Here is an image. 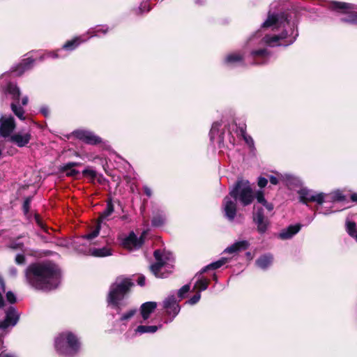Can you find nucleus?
I'll list each match as a JSON object with an SVG mask.
<instances>
[{
    "instance_id": "1",
    "label": "nucleus",
    "mask_w": 357,
    "mask_h": 357,
    "mask_svg": "<svg viewBox=\"0 0 357 357\" xmlns=\"http://www.w3.org/2000/svg\"><path fill=\"white\" fill-rule=\"evenodd\" d=\"M296 26V23L291 21L287 14L269 13L262 24V29H271L274 33L261 38L260 31H257L247 42V47L250 50V56L254 60L253 64H264L268 61L271 54L265 45L275 47L292 44L298 35Z\"/></svg>"
},
{
    "instance_id": "2",
    "label": "nucleus",
    "mask_w": 357,
    "mask_h": 357,
    "mask_svg": "<svg viewBox=\"0 0 357 357\" xmlns=\"http://www.w3.org/2000/svg\"><path fill=\"white\" fill-rule=\"evenodd\" d=\"M25 277L29 284L36 289L49 291L60 283L61 273L52 263L33 264L27 267Z\"/></svg>"
},
{
    "instance_id": "3",
    "label": "nucleus",
    "mask_w": 357,
    "mask_h": 357,
    "mask_svg": "<svg viewBox=\"0 0 357 357\" xmlns=\"http://www.w3.org/2000/svg\"><path fill=\"white\" fill-rule=\"evenodd\" d=\"M132 286L133 283L130 279L119 277L111 284L107 298L108 305L120 315L116 322L123 326H126L137 312L136 308H131L121 313L127 305L126 298Z\"/></svg>"
},
{
    "instance_id": "4",
    "label": "nucleus",
    "mask_w": 357,
    "mask_h": 357,
    "mask_svg": "<svg viewBox=\"0 0 357 357\" xmlns=\"http://www.w3.org/2000/svg\"><path fill=\"white\" fill-rule=\"evenodd\" d=\"M79 337L70 331L59 333L54 338V348L56 352L64 357H73L81 350Z\"/></svg>"
},
{
    "instance_id": "5",
    "label": "nucleus",
    "mask_w": 357,
    "mask_h": 357,
    "mask_svg": "<svg viewBox=\"0 0 357 357\" xmlns=\"http://www.w3.org/2000/svg\"><path fill=\"white\" fill-rule=\"evenodd\" d=\"M156 262L150 266L151 271L157 278H164L172 271L174 257L172 253L156 250L154 252Z\"/></svg>"
},
{
    "instance_id": "6",
    "label": "nucleus",
    "mask_w": 357,
    "mask_h": 357,
    "mask_svg": "<svg viewBox=\"0 0 357 357\" xmlns=\"http://www.w3.org/2000/svg\"><path fill=\"white\" fill-rule=\"evenodd\" d=\"M229 195L235 200L239 201L243 206L250 205L255 198V194L248 181L240 180L232 187Z\"/></svg>"
},
{
    "instance_id": "7",
    "label": "nucleus",
    "mask_w": 357,
    "mask_h": 357,
    "mask_svg": "<svg viewBox=\"0 0 357 357\" xmlns=\"http://www.w3.org/2000/svg\"><path fill=\"white\" fill-rule=\"evenodd\" d=\"M329 8L337 13L342 22L357 24V11L354 5L333 1L329 4Z\"/></svg>"
},
{
    "instance_id": "8",
    "label": "nucleus",
    "mask_w": 357,
    "mask_h": 357,
    "mask_svg": "<svg viewBox=\"0 0 357 357\" xmlns=\"http://www.w3.org/2000/svg\"><path fill=\"white\" fill-rule=\"evenodd\" d=\"M3 92L5 95H9L13 102L10 105L13 112L21 120H24V111L22 107H19L20 90L19 87L13 84L8 83L6 87L3 89Z\"/></svg>"
},
{
    "instance_id": "9",
    "label": "nucleus",
    "mask_w": 357,
    "mask_h": 357,
    "mask_svg": "<svg viewBox=\"0 0 357 357\" xmlns=\"http://www.w3.org/2000/svg\"><path fill=\"white\" fill-rule=\"evenodd\" d=\"M300 202L307 204V202H315L319 205H321L327 196L324 192H316L307 188H302L298 191Z\"/></svg>"
},
{
    "instance_id": "10",
    "label": "nucleus",
    "mask_w": 357,
    "mask_h": 357,
    "mask_svg": "<svg viewBox=\"0 0 357 357\" xmlns=\"http://www.w3.org/2000/svg\"><path fill=\"white\" fill-rule=\"evenodd\" d=\"M114 205L111 200L107 201V206L105 209L101 213L99 216L98 220L99 223L107 221L109 219L111 215L114 213ZM100 224L97 226V227L92 231L91 233L84 236L82 238L84 239H86L89 241H92L93 238H96L100 233Z\"/></svg>"
},
{
    "instance_id": "11",
    "label": "nucleus",
    "mask_w": 357,
    "mask_h": 357,
    "mask_svg": "<svg viewBox=\"0 0 357 357\" xmlns=\"http://www.w3.org/2000/svg\"><path fill=\"white\" fill-rule=\"evenodd\" d=\"M146 233V231H143L142 235L138 238L133 231L130 232L129 235L123 239L122 242L123 246L130 250L139 249L144 242Z\"/></svg>"
},
{
    "instance_id": "12",
    "label": "nucleus",
    "mask_w": 357,
    "mask_h": 357,
    "mask_svg": "<svg viewBox=\"0 0 357 357\" xmlns=\"http://www.w3.org/2000/svg\"><path fill=\"white\" fill-rule=\"evenodd\" d=\"M16 127L15 119L11 116H1L0 118V136L10 138Z\"/></svg>"
},
{
    "instance_id": "13",
    "label": "nucleus",
    "mask_w": 357,
    "mask_h": 357,
    "mask_svg": "<svg viewBox=\"0 0 357 357\" xmlns=\"http://www.w3.org/2000/svg\"><path fill=\"white\" fill-rule=\"evenodd\" d=\"M6 317L0 321V329L5 330L9 327L15 326L20 319V314L13 306L9 307L5 312Z\"/></svg>"
},
{
    "instance_id": "14",
    "label": "nucleus",
    "mask_w": 357,
    "mask_h": 357,
    "mask_svg": "<svg viewBox=\"0 0 357 357\" xmlns=\"http://www.w3.org/2000/svg\"><path fill=\"white\" fill-rule=\"evenodd\" d=\"M162 305L166 314L171 317L169 321L171 322L179 313L180 306L174 296H169L166 298L162 303Z\"/></svg>"
},
{
    "instance_id": "15",
    "label": "nucleus",
    "mask_w": 357,
    "mask_h": 357,
    "mask_svg": "<svg viewBox=\"0 0 357 357\" xmlns=\"http://www.w3.org/2000/svg\"><path fill=\"white\" fill-rule=\"evenodd\" d=\"M74 135L77 139L91 145H96L102 142L100 137L95 135L93 132L86 130H76Z\"/></svg>"
},
{
    "instance_id": "16",
    "label": "nucleus",
    "mask_w": 357,
    "mask_h": 357,
    "mask_svg": "<svg viewBox=\"0 0 357 357\" xmlns=\"http://www.w3.org/2000/svg\"><path fill=\"white\" fill-rule=\"evenodd\" d=\"M232 199L229 195L225 197L222 203L225 216L230 221L234 220L236 214V200H232Z\"/></svg>"
},
{
    "instance_id": "17",
    "label": "nucleus",
    "mask_w": 357,
    "mask_h": 357,
    "mask_svg": "<svg viewBox=\"0 0 357 357\" xmlns=\"http://www.w3.org/2000/svg\"><path fill=\"white\" fill-rule=\"evenodd\" d=\"M31 139V134L29 132H17L10 136L8 141L15 144L19 147L26 146Z\"/></svg>"
},
{
    "instance_id": "18",
    "label": "nucleus",
    "mask_w": 357,
    "mask_h": 357,
    "mask_svg": "<svg viewBox=\"0 0 357 357\" xmlns=\"http://www.w3.org/2000/svg\"><path fill=\"white\" fill-rule=\"evenodd\" d=\"M254 222L257 226V231L260 234H264L266 231L268 226V220L266 219L263 214V210L258 209L254 214Z\"/></svg>"
},
{
    "instance_id": "19",
    "label": "nucleus",
    "mask_w": 357,
    "mask_h": 357,
    "mask_svg": "<svg viewBox=\"0 0 357 357\" xmlns=\"http://www.w3.org/2000/svg\"><path fill=\"white\" fill-rule=\"evenodd\" d=\"M301 229V225L300 224L289 225L287 228L282 229L278 236L282 240L289 239L296 234Z\"/></svg>"
},
{
    "instance_id": "20",
    "label": "nucleus",
    "mask_w": 357,
    "mask_h": 357,
    "mask_svg": "<svg viewBox=\"0 0 357 357\" xmlns=\"http://www.w3.org/2000/svg\"><path fill=\"white\" fill-rule=\"evenodd\" d=\"M243 61V55L239 52H231L226 55L224 59V63L228 66H235L242 63Z\"/></svg>"
},
{
    "instance_id": "21",
    "label": "nucleus",
    "mask_w": 357,
    "mask_h": 357,
    "mask_svg": "<svg viewBox=\"0 0 357 357\" xmlns=\"http://www.w3.org/2000/svg\"><path fill=\"white\" fill-rule=\"evenodd\" d=\"M157 307V303L153 301H149L143 303L140 307L141 315L144 321L148 319L150 314Z\"/></svg>"
},
{
    "instance_id": "22",
    "label": "nucleus",
    "mask_w": 357,
    "mask_h": 357,
    "mask_svg": "<svg viewBox=\"0 0 357 357\" xmlns=\"http://www.w3.org/2000/svg\"><path fill=\"white\" fill-rule=\"evenodd\" d=\"M249 246V243L247 241H237L231 245L227 247L224 252L233 254L238 251L246 250Z\"/></svg>"
},
{
    "instance_id": "23",
    "label": "nucleus",
    "mask_w": 357,
    "mask_h": 357,
    "mask_svg": "<svg viewBox=\"0 0 357 357\" xmlns=\"http://www.w3.org/2000/svg\"><path fill=\"white\" fill-rule=\"evenodd\" d=\"M273 259V258L271 255L266 254L256 260V264L261 269L265 270L272 264Z\"/></svg>"
},
{
    "instance_id": "24",
    "label": "nucleus",
    "mask_w": 357,
    "mask_h": 357,
    "mask_svg": "<svg viewBox=\"0 0 357 357\" xmlns=\"http://www.w3.org/2000/svg\"><path fill=\"white\" fill-rule=\"evenodd\" d=\"M162 326H145L139 325L135 329V334L141 335L144 333H154L158 328H161Z\"/></svg>"
},
{
    "instance_id": "25",
    "label": "nucleus",
    "mask_w": 357,
    "mask_h": 357,
    "mask_svg": "<svg viewBox=\"0 0 357 357\" xmlns=\"http://www.w3.org/2000/svg\"><path fill=\"white\" fill-rule=\"evenodd\" d=\"M33 62L34 59L31 58L24 59L15 70L16 75H21L26 70L29 69L33 66Z\"/></svg>"
},
{
    "instance_id": "26",
    "label": "nucleus",
    "mask_w": 357,
    "mask_h": 357,
    "mask_svg": "<svg viewBox=\"0 0 357 357\" xmlns=\"http://www.w3.org/2000/svg\"><path fill=\"white\" fill-rule=\"evenodd\" d=\"M86 39H82L81 36L76 37L70 40L67 41L63 45V49L66 50H73L77 47L82 43L86 41Z\"/></svg>"
},
{
    "instance_id": "27",
    "label": "nucleus",
    "mask_w": 357,
    "mask_h": 357,
    "mask_svg": "<svg viewBox=\"0 0 357 357\" xmlns=\"http://www.w3.org/2000/svg\"><path fill=\"white\" fill-rule=\"evenodd\" d=\"M229 261V258L227 257H222L219 260L214 261L213 263H211L208 266H205L201 271V273L206 272L208 270H215L218 269L220 267H222L223 265H225L226 263H227Z\"/></svg>"
},
{
    "instance_id": "28",
    "label": "nucleus",
    "mask_w": 357,
    "mask_h": 357,
    "mask_svg": "<svg viewBox=\"0 0 357 357\" xmlns=\"http://www.w3.org/2000/svg\"><path fill=\"white\" fill-rule=\"evenodd\" d=\"M79 165L78 162H69L65 165L62 168V171L66 172V174L68 176H76L79 172L75 169L74 167Z\"/></svg>"
},
{
    "instance_id": "29",
    "label": "nucleus",
    "mask_w": 357,
    "mask_h": 357,
    "mask_svg": "<svg viewBox=\"0 0 357 357\" xmlns=\"http://www.w3.org/2000/svg\"><path fill=\"white\" fill-rule=\"evenodd\" d=\"M91 254L95 257H107L112 255L111 250L108 248H102L99 249H93Z\"/></svg>"
},
{
    "instance_id": "30",
    "label": "nucleus",
    "mask_w": 357,
    "mask_h": 357,
    "mask_svg": "<svg viewBox=\"0 0 357 357\" xmlns=\"http://www.w3.org/2000/svg\"><path fill=\"white\" fill-rule=\"evenodd\" d=\"M108 31V28L105 26H98L94 29H91L88 31L87 33L91 36V37L93 36H98L99 33H103L105 34Z\"/></svg>"
},
{
    "instance_id": "31",
    "label": "nucleus",
    "mask_w": 357,
    "mask_h": 357,
    "mask_svg": "<svg viewBox=\"0 0 357 357\" xmlns=\"http://www.w3.org/2000/svg\"><path fill=\"white\" fill-rule=\"evenodd\" d=\"M166 218L165 214L158 213L153 216L152 219V225L154 227H160L165 222Z\"/></svg>"
},
{
    "instance_id": "32",
    "label": "nucleus",
    "mask_w": 357,
    "mask_h": 357,
    "mask_svg": "<svg viewBox=\"0 0 357 357\" xmlns=\"http://www.w3.org/2000/svg\"><path fill=\"white\" fill-rule=\"evenodd\" d=\"M209 281L205 278L198 280L195 284L194 288L197 289L199 291H204L208 288Z\"/></svg>"
},
{
    "instance_id": "33",
    "label": "nucleus",
    "mask_w": 357,
    "mask_h": 357,
    "mask_svg": "<svg viewBox=\"0 0 357 357\" xmlns=\"http://www.w3.org/2000/svg\"><path fill=\"white\" fill-rule=\"evenodd\" d=\"M328 195L330 196L332 202H340L345 199V196L340 190H335L331 192Z\"/></svg>"
},
{
    "instance_id": "34",
    "label": "nucleus",
    "mask_w": 357,
    "mask_h": 357,
    "mask_svg": "<svg viewBox=\"0 0 357 357\" xmlns=\"http://www.w3.org/2000/svg\"><path fill=\"white\" fill-rule=\"evenodd\" d=\"M220 127H221V123H220V122H215L213 123L211 131H210V136H211V140H213L215 137V135L218 134Z\"/></svg>"
},
{
    "instance_id": "35",
    "label": "nucleus",
    "mask_w": 357,
    "mask_h": 357,
    "mask_svg": "<svg viewBox=\"0 0 357 357\" xmlns=\"http://www.w3.org/2000/svg\"><path fill=\"white\" fill-rule=\"evenodd\" d=\"M240 132H241V134L242 135V137H243L245 142L250 146H252L254 145V141L252 139V138L248 135L245 132V129L244 127H241L240 128Z\"/></svg>"
},
{
    "instance_id": "36",
    "label": "nucleus",
    "mask_w": 357,
    "mask_h": 357,
    "mask_svg": "<svg viewBox=\"0 0 357 357\" xmlns=\"http://www.w3.org/2000/svg\"><path fill=\"white\" fill-rule=\"evenodd\" d=\"M268 178L271 184L277 185L279 182V180L284 179V176L282 174H277V176L270 175Z\"/></svg>"
},
{
    "instance_id": "37",
    "label": "nucleus",
    "mask_w": 357,
    "mask_h": 357,
    "mask_svg": "<svg viewBox=\"0 0 357 357\" xmlns=\"http://www.w3.org/2000/svg\"><path fill=\"white\" fill-rule=\"evenodd\" d=\"M190 284H185V285L183 286L178 290V297H180L181 299L183 298L185 296V294H187L190 291Z\"/></svg>"
},
{
    "instance_id": "38",
    "label": "nucleus",
    "mask_w": 357,
    "mask_h": 357,
    "mask_svg": "<svg viewBox=\"0 0 357 357\" xmlns=\"http://www.w3.org/2000/svg\"><path fill=\"white\" fill-rule=\"evenodd\" d=\"M256 198L257 199V202L259 203L262 204L263 205L266 202L264 194L261 190L257 191V192L256 193Z\"/></svg>"
},
{
    "instance_id": "39",
    "label": "nucleus",
    "mask_w": 357,
    "mask_h": 357,
    "mask_svg": "<svg viewBox=\"0 0 357 357\" xmlns=\"http://www.w3.org/2000/svg\"><path fill=\"white\" fill-rule=\"evenodd\" d=\"M200 293L198 292L188 301V303H189L190 305H195L200 300Z\"/></svg>"
},
{
    "instance_id": "40",
    "label": "nucleus",
    "mask_w": 357,
    "mask_h": 357,
    "mask_svg": "<svg viewBox=\"0 0 357 357\" xmlns=\"http://www.w3.org/2000/svg\"><path fill=\"white\" fill-rule=\"evenodd\" d=\"M150 10V6L147 2H142L139 7V13L148 12Z\"/></svg>"
},
{
    "instance_id": "41",
    "label": "nucleus",
    "mask_w": 357,
    "mask_h": 357,
    "mask_svg": "<svg viewBox=\"0 0 357 357\" xmlns=\"http://www.w3.org/2000/svg\"><path fill=\"white\" fill-rule=\"evenodd\" d=\"M82 173L84 175L89 176L91 177L92 178H94L96 176V171L91 169H86L82 172Z\"/></svg>"
},
{
    "instance_id": "42",
    "label": "nucleus",
    "mask_w": 357,
    "mask_h": 357,
    "mask_svg": "<svg viewBox=\"0 0 357 357\" xmlns=\"http://www.w3.org/2000/svg\"><path fill=\"white\" fill-rule=\"evenodd\" d=\"M6 299L10 303H14L16 302V297L12 291H8L6 293Z\"/></svg>"
},
{
    "instance_id": "43",
    "label": "nucleus",
    "mask_w": 357,
    "mask_h": 357,
    "mask_svg": "<svg viewBox=\"0 0 357 357\" xmlns=\"http://www.w3.org/2000/svg\"><path fill=\"white\" fill-rule=\"evenodd\" d=\"M47 57H50V58L56 59V58H58L59 56H58L57 52H47V53L45 54L41 57V60L44 59L45 58H47Z\"/></svg>"
},
{
    "instance_id": "44",
    "label": "nucleus",
    "mask_w": 357,
    "mask_h": 357,
    "mask_svg": "<svg viewBox=\"0 0 357 357\" xmlns=\"http://www.w3.org/2000/svg\"><path fill=\"white\" fill-rule=\"evenodd\" d=\"M25 261V257L22 254H18L15 257V262L17 264H23Z\"/></svg>"
},
{
    "instance_id": "45",
    "label": "nucleus",
    "mask_w": 357,
    "mask_h": 357,
    "mask_svg": "<svg viewBox=\"0 0 357 357\" xmlns=\"http://www.w3.org/2000/svg\"><path fill=\"white\" fill-rule=\"evenodd\" d=\"M268 183V179L264 177H259L258 179V185L260 188H264Z\"/></svg>"
},
{
    "instance_id": "46",
    "label": "nucleus",
    "mask_w": 357,
    "mask_h": 357,
    "mask_svg": "<svg viewBox=\"0 0 357 357\" xmlns=\"http://www.w3.org/2000/svg\"><path fill=\"white\" fill-rule=\"evenodd\" d=\"M23 244L20 242H13V243L11 244L10 247L13 250H17V249H22Z\"/></svg>"
},
{
    "instance_id": "47",
    "label": "nucleus",
    "mask_w": 357,
    "mask_h": 357,
    "mask_svg": "<svg viewBox=\"0 0 357 357\" xmlns=\"http://www.w3.org/2000/svg\"><path fill=\"white\" fill-rule=\"evenodd\" d=\"M143 189H144V193L146 194V195L147 197H151V195H152V190H151V189L149 187H148L146 185H144Z\"/></svg>"
},
{
    "instance_id": "48",
    "label": "nucleus",
    "mask_w": 357,
    "mask_h": 357,
    "mask_svg": "<svg viewBox=\"0 0 357 357\" xmlns=\"http://www.w3.org/2000/svg\"><path fill=\"white\" fill-rule=\"evenodd\" d=\"M137 284L143 287L145 284V277L144 275H140L137 279Z\"/></svg>"
},
{
    "instance_id": "49",
    "label": "nucleus",
    "mask_w": 357,
    "mask_h": 357,
    "mask_svg": "<svg viewBox=\"0 0 357 357\" xmlns=\"http://www.w3.org/2000/svg\"><path fill=\"white\" fill-rule=\"evenodd\" d=\"M40 112L45 116H47L50 114V111L47 107H41Z\"/></svg>"
},
{
    "instance_id": "50",
    "label": "nucleus",
    "mask_w": 357,
    "mask_h": 357,
    "mask_svg": "<svg viewBox=\"0 0 357 357\" xmlns=\"http://www.w3.org/2000/svg\"><path fill=\"white\" fill-rule=\"evenodd\" d=\"M29 203L30 202L29 199H26L24 202L23 208L25 213H27L29 211Z\"/></svg>"
},
{
    "instance_id": "51",
    "label": "nucleus",
    "mask_w": 357,
    "mask_h": 357,
    "mask_svg": "<svg viewBox=\"0 0 357 357\" xmlns=\"http://www.w3.org/2000/svg\"><path fill=\"white\" fill-rule=\"evenodd\" d=\"M28 101H29L28 97L26 96H24L22 98V102H21L22 105V106L26 105L28 103Z\"/></svg>"
},
{
    "instance_id": "52",
    "label": "nucleus",
    "mask_w": 357,
    "mask_h": 357,
    "mask_svg": "<svg viewBox=\"0 0 357 357\" xmlns=\"http://www.w3.org/2000/svg\"><path fill=\"white\" fill-rule=\"evenodd\" d=\"M264 206L266 208V209L269 211H272L273 208V206L271 204L268 203L267 202L266 204H264Z\"/></svg>"
},
{
    "instance_id": "53",
    "label": "nucleus",
    "mask_w": 357,
    "mask_h": 357,
    "mask_svg": "<svg viewBox=\"0 0 357 357\" xmlns=\"http://www.w3.org/2000/svg\"><path fill=\"white\" fill-rule=\"evenodd\" d=\"M121 219L122 220H125V221H127V222H130V218H129V215L128 214H126V215H123L121 217Z\"/></svg>"
},
{
    "instance_id": "54",
    "label": "nucleus",
    "mask_w": 357,
    "mask_h": 357,
    "mask_svg": "<svg viewBox=\"0 0 357 357\" xmlns=\"http://www.w3.org/2000/svg\"><path fill=\"white\" fill-rule=\"evenodd\" d=\"M0 357H15V356L14 355H11V354H6V353L2 352L0 354Z\"/></svg>"
},
{
    "instance_id": "55",
    "label": "nucleus",
    "mask_w": 357,
    "mask_h": 357,
    "mask_svg": "<svg viewBox=\"0 0 357 357\" xmlns=\"http://www.w3.org/2000/svg\"><path fill=\"white\" fill-rule=\"evenodd\" d=\"M351 199L353 202H357V193H353V194L351 195Z\"/></svg>"
},
{
    "instance_id": "56",
    "label": "nucleus",
    "mask_w": 357,
    "mask_h": 357,
    "mask_svg": "<svg viewBox=\"0 0 357 357\" xmlns=\"http://www.w3.org/2000/svg\"><path fill=\"white\" fill-rule=\"evenodd\" d=\"M3 305H4L3 298L1 294L0 293V308L2 307L3 306Z\"/></svg>"
},
{
    "instance_id": "57",
    "label": "nucleus",
    "mask_w": 357,
    "mask_h": 357,
    "mask_svg": "<svg viewBox=\"0 0 357 357\" xmlns=\"http://www.w3.org/2000/svg\"><path fill=\"white\" fill-rule=\"evenodd\" d=\"M0 284H1L3 290L4 291L5 290V284H4L3 279L1 277H0Z\"/></svg>"
},
{
    "instance_id": "58",
    "label": "nucleus",
    "mask_w": 357,
    "mask_h": 357,
    "mask_svg": "<svg viewBox=\"0 0 357 357\" xmlns=\"http://www.w3.org/2000/svg\"><path fill=\"white\" fill-rule=\"evenodd\" d=\"M10 272L13 275V276H15L17 275V270L15 268H11Z\"/></svg>"
},
{
    "instance_id": "59",
    "label": "nucleus",
    "mask_w": 357,
    "mask_h": 357,
    "mask_svg": "<svg viewBox=\"0 0 357 357\" xmlns=\"http://www.w3.org/2000/svg\"><path fill=\"white\" fill-rule=\"evenodd\" d=\"M331 213H333L332 211H324V212H321L320 211L319 213H321V214H324V215H328V214H331Z\"/></svg>"
},
{
    "instance_id": "60",
    "label": "nucleus",
    "mask_w": 357,
    "mask_h": 357,
    "mask_svg": "<svg viewBox=\"0 0 357 357\" xmlns=\"http://www.w3.org/2000/svg\"><path fill=\"white\" fill-rule=\"evenodd\" d=\"M213 279L214 280V281H215V282H218V278H217V275H216L215 274H214V275H213Z\"/></svg>"
},
{
    "instance_id": "61",
    "label": "nucleus",
    "mask_w": 357,
    "mask_h": 357,
    "mask_svg": "<svg viewBox=\"0 0 357 357\" xmlns=\"http://www.w3.org/2000/svg\"><path fill=\"white\" fill-rule=\"evenodd\" d=\"M315 215H316V213L314 214V216H313V217H312V218H309V222H311L314 220V218Z\"/></svg>"
},
{
    "instance_id": "62",
    "label": "nucleus",
    "mask_w": 357,
    "mask_h": 357,
    "mask_svg": "<svg viewBox=\"0 0 357 357\" xmlns=\"http://www.w3.org/2000/svg\"><path fill=\"white\" fill-rule=\"evenodd\" d=\"M36 220H37V222H38V225H40V221H39V220L38 219V218L36 217Z\"/></svg>"
},
{
    "instance_id": "63",
    "label": "nucleus",
    "mask_w": 357,
    "mask_h": 357,
    "mask_svg": "<svg viewBox=\"0 0 357 357\" xmlns=\"http://www.w3.org/2000/svg\"><path fill=\"white\" fill-rule=\"evenodd\" d=\"M289 177H290L289 176L285 175V178H286L287 179H289Z\"/></svg>"
}]
</instances>
